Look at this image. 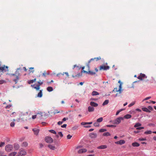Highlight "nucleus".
Wrapping results in <instances>:
<instances>
[{"label":"nucleus","instance_id":"obj_24","mask_svg":"<svg viewBox=\"0 0 156 156\" xmlns=\"http://www.w3.org/2000/svg\"><path fill=\"white\" fill-rule=\"evenodd\" d=\"M17 154L16 152H13L9 154V156H15Z\"/></svg>","mask_w":156,"mask_h":156},{"label":"nucleus","instance_id":"obj_40","mask_svg":"<svg viewBox=\"0 0 156 156\" xmlns=\"http://www.w3.org/2000/svg\"><path fill=\"white\" fill-rule=\"evenodd\" d=\"M49 132H51V133L56 134V132L54 130L51 129V130H49Z\"/></svg>","mask_w":156,"mask_h":156},{"label":"nucleus","instance_id":"obj_6","mask_svg":"<svg viewBox=\"0 0 156 156\" xmlns=\"http://www.w3.org/2000/svg\"><path fill=\"white\" fill-rule=\"evenodd\" d=\"M45 141L48 143H51L53 141V139L50 136H47L45 138Z\"/></svg>","mask_w":156,"mask_h":156},{"label":"nucleus","instance_id":"obj_23","mask_svg":"<svg viewBox=\"0 0 156 156\" xmlns=\"http://www.w3.org/2000/svg\"><path fill=\"white\" fill-rule=\"evenodd\" d=\"M132 116L131 115L129 114H127L124 116L123 118L126 119H128L130 118Z\"/></svg>","mask_w":156,"mask_h":156},{"label":"nucleus","instance_id":"obj_52","mask_svg":"<svg viewBox=\"0 0 156 156\" xmlns=\"http://www.w3.org/2000/svg\"><path fill=\"white\" fill-rule=\"evenodd\" d=\"M64 74H66L68 77H69V75L68 72L63 73V74H62V75H64Z\"/></svg>","mask_w":156,"mask_h":156},{"label":"nucleus","instance_id":"obj_56","mask_svg":"<svg viewBox=\"0 0 156 156\" xmlns=\"http://www.w3.org/2000/svg\"><path fill=\"white\" fill-rule=\"evenodd\" d=\"M148 108L150 110H153L152 107H151V106H148Z\"/></svg>","mask_w":156,"mask_h":156},{"label":"nucleus","instance_id":"obj_35","mask_svg":"<svg viewBox=\"0 0 156 156\" xmlns=\"http://www.w3.org/2000/svg\"><path fill=\"white\" fill-rule=\"evenodd\" d=\"M40 85H37L36 86L34 87V88L36 89L37 90H39L40 88Z\"/></svg>","mask_w":156,"mask_h":156},{"label":"nucleus","instance_id":"obj_26","mask_svg":"<svg viewBox=\"0 0 156 156\" xmlns=\"http://www.w3.org/2000/svg\"><path fill=\"white\" fill-rule=\"evenodd\" d=\"M48 147L51 149L52 150H54L55 148V147L54 146H52L51 144L48 145Z\"/></svg>","mask_w":156,"mask_h":156},{"label":"nucleus","instance_id":"obj_53","mask_svg":"<svg viewBox=\"0 0 156 156\" xmlns=\"http://www.w3.org/2000/svg\"><path fill=\"white\" fill-rule=\"evenodd\" d=\"M60 112L58 111L57 110H55V111L53 113L54 114H55L56 113H59Z\"/></svg>","mask_w":156,"mask_h":156},{"label":"nucleus","instance_id":"obj_27","mask_svg":"<svg viewBox=\"0 0 156 156\" xmlns=\"http://www.w3.org/2000/svg\"><path fill=\"white\" fill-rule=\"evenodd\" d=\"M28 143L26 142H24L23 143L22 146L23 147H26L28 146Z\"/></svg>","mask_w":156,"mask_h":156},{"label":"nucleus","instance_id":"obj_48","mask_svg":"<svg viewBox=\"0 0 156 156\" xmlns=\"http://www.w3.org/2000/svg\"><path fill=\"white\" fill-rule=\"evenodd\" d=\"M151 98V97H147V98H144L143 100V101H145V100H148L150 99V98Z\"/></svg>","mask_w":156,"mask_h":156},{"label":"nucleus","instance_id":"obj_14","mask_svg":"<svg viewBox=\"0 0 156 156\" xmlns=\"http://www.w3.org/2000/svg\"><path fill=\"white\" fill-rule=\"evenodd\" d=\"M107 148V146L106 145H102L97 147V148L98 149H104Z\"/></svg>","mask_w":156,"mask_h":156},{"label":"nucleus","instance_id":"obj_25","mask_svg":"<svg viewBox=\"0 0 156 156\" xmlns=\"http://www.w3.org/2000/svg\"><path fill=\"white\" fill-rule=\"evenodd\" d=\"M42 96V93L41 90H40L38 94L37 97L41 98Z\"/></svg>","mask_w":156,"mask_h":156},{"label":"nucleus","instance_id":"obj_22","mask_svg":"<svg viewBox=\"0 0 156 156\" xmlns=\"http://www.w3.org/2000/svg\"><path fill=\"white\" fill-rule=\"evenodd\" d=\"M142 110L144 112H146L149 113H150L151 112V111L150 110H149L148 108L145 107L143 108H142Z\"/></svg>","mask_w":156,"mask_h":156},{"label":"nucleus","instance_id":"obj_20","mask_svg":"<svg viewBox=\"0 0 156 156\" xmlns=\"http://www.w3.org/2000/svg\"><path fill=\"white\" fill-rule=\"evenodd\" d=\"M132 145L134 147H138L140 146V144L137 142H135L132 144Z\"/></svg>","mask_w":156,"mask_h":156},{"label":"nucleus","instance_id":"obj_9","mask_svg":"<svg viewBox=\"0 0 156 156\" xmlns=\"http://www.w3.org/2000/svg\"><path fill=\"white\" fill-rule=\"evenodd\" d=\"M125 142L124 140H121L119 141L115 142V143L117 144L122 145L125 144Z\"/></svg>","mask_w":156,"mask_h":156},{"label":"nucleus","instance_id":"obj_33","mask_svg":"<svg viewBox=\"0 0 156 156\" xmlns=\"http://www.w3.org/2000/svg\"><path fill=\"white\" fill-rule=\"evenodd\" d=\"M110 135H111L110 134V133L108 132L104 133L103 134V135L104 136H110Z\"/></svg>","mask_w":156,"mask_h":156},{"label":"nucleus","instance_id":"obj_8","mask_svg":"<svg viewBox=\"0 0 156 156\" xmlns=\"http://www.w3.org/2000/svg\"><path fill=\"white\" fill-rule=\"evenodd\" d=\"M147 78V76L144 74L142 73H141L140 75L137 77L138 79L141 80H143L144 78Z\"/></svg>","mask_w":156,"mask_h":156},{"label":"nucleus","instance_id":"obj_21","mask_svg":"<svg viewBox=\"0 0 156 156\" xmlns=\"http://www.w3.org/2000/svg\"><path fill=\"white\" fill-rule=\"evenodd\" d=\"M97 136L96 133H91L90 134V136L91 138H95Z\"/></svg>","mask_w":156,"mask_h":156},{"label":"nucleus","instance_id":"obj_55","mask_svg":"<svg viewBox=\"0 0 156 156\" xmlns=\"http://www.w3.org/2000/svg\"><path fill=\"white\" fill-rule=\"evenodd\" d=\"M34 82V81H33V80H30V81H29L28 82V83L29 84H31V83H33Z\"/></svg>","mask_w":156,"mask_h":156},{"label":"nucleus","instance_id":"obj_43","mask_svg":"<svg viewBox=\"0 0 156 156\" xmlns=\"http://www.w3.org/2000/svg\"><path fill=\"white\" fill-rule=\"evenodd\" d=\"M89 63H89V62H88V63L87 64V65L86 66V67L87 68V70H89L90 69V66H89Z\"/></svg>","mask_w":156,"mask_h":156},{"label":"nucleus","instance_id":"obj_63","mask_svg":"<svg viewBox=\"0 0 156 156\" xmlns=\"http://www.w3.org/2000/svg\"><path fill=\"white\" fill-rule=\"evenodd\" d=\"M16 121L18 122H19L20 121H21V117L19 118H18V119H16Z\"/></svg>","mask_w":156,"mask_h":156},{"label":"nucleus","instance_id":"obj_37","mask_svg":"<svg viewBox=\"0 0 156 156\" xmlns=\"http://www.w3.org/2000/svg\"><path fill=\"white\" fill-rule=\"evenodd\" d=\"M0 156H7L5 154L4 152L2 151H0Z\"/></svg>","mask_w":156,"mask_h":156},{"label":"nucleus","instance_id":"obj_30","mask_svg":"<svg viewBox=\"0 0 156 156\" xmlns=\"http://www.w3.org/2000/svg\"><path fill=\"white\" fill-rule=\"evenodd\" d=\"M109 102V100H105L103 103L102 104V105L103 106L105 105H106L108 104Z\"/></svg>","mask_w":156,"mask_h":156},{"label":"nucleus","instance_id":"obj_49","mask_svg":"<svg viewBox=\"0 0 156 156\" xmlns=\"http://www.w3.org/2000/svg\"><path fill=\"white\" fill-rule=\"evenodd\" d=\"M107 126L108 127H115V126L114 125H107Z\"/></svg>","mask_w":156,"mask_h":156},{"label":"nucleus","instance_id":"obj_36","mask_svg":"<svg viewBox=\"0 0 156 156\" xmlns=\"http://www.w3.org/2000/svg\"><path fill=\"white\" fill-rule=\"evenodd\" d=\"M15 119H13V122H11L10 123V126H11V127H13L14 126V125H15V122H14V121H15Z\"/></svg>","mask_w":156,"mask_h":156},{"label":"nucleus","instance_id":"obj_61","mask_svg":"<svg viewBox=\"0 0 156 156\" xmlns=\"http://www.w3.org/2000/svg\"><path fill=\"white\" fill-rule=\"evenodd\" d=\"M148 125L149 126H154V124L153 123H150Z\"/></svg>","mask_w":156,"mask_h":156},{"label":"nucleus","instance_id":"obj_46","mask_svg":"<svg viewBox=\"0 0 156 156\" xmlns=\"http://www.w3.org/2000/svg\"><path fill=\"white\" fill-rule=\"evenodd\" d=\"M135 104V102H132L129 105L128 107H131L132 106H133V105H134Z\"/></svg>","mask_w":156,"mask_h":156},{"label":"nucleus","instance_id":"obj_10","mask_svg":"<svg viewBox=\"0 0 156 156\" xmlns=\"http://www.w3.org/2000/svg\"><path fill=\"white\" fill-rule=\"evenodd\" d=\"M37 118L41 119L43 116V113L41 112L37 113Z\"/></svg>","mask_w":156,"mask_h":156},{"label":"nucleus","instance_id":"obj_31","mask_svg":"<svg viewBox=\"0 0 156 156\" xmlns=\"http://www.w3.org/2000/svg\"><path fill=\"white\" fill-rule=\"evenodd\" d=\"M103 120V118L102 117H100L97 120V122H101Z\"/></svg>","mask_w":156,"mask_h":156},{"label":"nucleus","instance_id":"obj_50","mask_svg":"<svg viewBox=\"0 0 156 156\" xmlns=\"http://www.w3.org/2000/svg\"><path fill=\"white\" fill-rule=\"evenodd\" d=\"M72 137V136L70 135V134H69L67 136V138L68 139H69Z\"/></svg>","mask_w":156,"mask_h":156},{"label":"nucleus","instance_id":"obj_51","mask_svg":"<svg viewBox=\"0 0 156 156\" xmlns=\"http://www.w3.org/2000/svg\"><path fill=\"white\" fill-rule=\"evenodd\" d=\"M144 129V127H137L136 128V129L137 130H140L141 129Z\"/></svg>","mask_w":156,"mask_h":156},{"label":"nucleus","instance_id":"obj_45","mask_svg":"<svg viewBox=\"0 0 156 156\" xmlns=\"http://www.w3.org/2000/svg\"><path fill=\"white\" fill-rule=\"evenodd\" d=\"M106 131H107V130L105 129H101L99 130V132H102Z\"/></svg>","mask_w":156,"mask_h":156},{"label":"nucleus","instance_id":"obj_64","mask_svg":"<svg viewBox=\"0 0 156 156\" xmlns=\"http://www.w3.org/2000/svg\"><path fill=\"white\" fill-rule=\"evenodd\" d=\"M53 80H51L50 81V82H47V83L48 84H49L50 83H53Z\"/></svg>","mask_w":156,"mask_h":156},{"label":"nucleus","instance_id":"obj_28","mask_svg":"<svg viewBox=\"0 0 156 156\" xmlns=\"http://www.w3.org/2000/svg\"><path fill=\"white\" fill-rule=\"evenodd\" d=\"M99 93L96 91H93L92 93V95L93 96H95L99 95Z\"/></svg>","mask_w":156,"mask_h":156},{"label":"nucleus","instance_id":"obj_11","mask_svg":"<svg viewBox=\"0 0 156 156\" xmlns=\"http://www.w3.org/2000/svg\"><path fill=\"white\" fill-rule=\"evenodd\" d=\"M32 130L33 131L35 135H38L39 131V130L38 129H37L36 128H35L33 129Z\"/></svg>","mask_w":156,"mask_h":156},{"label":"nucleus","instance_id":"obj_39","mask_svg":"<svg viewBox=\"0 0 156 156\" xmlns=\"http://www.w3.org/2000/svg\"><path fill=\"white\" fill-rule=\"evenodd\" d=\"M38 85H41L43 83V80H39V81L38 82Z\"/></svg>","mask_w":156,"mask_h":156},{"label":"nucleus","instance_id":"obj_44","mask_svg":"<svg viewBox=\"0 0 156 156\" xmlns=\"http://www.w3.org/2000/svg\"><path fill=\"white\" fill-rule=\"evenodd\" d=\"M5 144L4 142H1L0 143V147L4 146Z\"/></svg>","mask_w":156,"mask_h":156},{"label":"nucleus","instance_id":"obj_16","mask_svg":"<svg viewBox=\"0 0 156 156\" xmlns=\"http://www.w3.org/2000/svg\"><path fill=\"white\" fill-rule=\"evenodd\" d=\"M90 105L92 106H94V107H97L98 105V104L93 101H91L90 103Z\"/></svg>","mask_w":156,"mask_h":156},{"label":"nucleus","instance_id":"obj_15","mask_svg":"<svg viewBox=\"0 0 156 156\" xmlns=\"http://www.w3.org/2000/svg\"><path fill=\"white\" fill-rule=\"evenodd\" d=\"M20 146L17 144H14V147L15 150H18L20 148Z\"/></svg>","mask_w":156,"mask_h":156},{"label":"nucleus","instance_id":"obj_29","mask_svg":"<svg viewBox=\"0 0 156 156\" xmlns=\"http://www.w3.org/2000/svg\"><path fill=\"white\" fill-rule=\"evenodd\" d=\"M47 90L49 92H51L53 90V88L51 87H48L47 88Z\"/></svg>","mask_w":156,"mask_h":156},{"label":"nucleus","instance_id":"obj_19","mask_svg":"<svg viewBox=\"0 0 156 156\" xmlns=\"http://www.w3.org/2000/svg\"><path fill=\"white\" fill-rule=\"evenodd\" d=\"M88 109V111L89 112H93V111H94V108L92 106H89Z\"/></svg>","mask_w":156,"mask_h":156},{"label":"nucleus","instance_id":"obj_38","mask_svg":"<svg viewBox=\"0 0 156 156\" xmlns=\"http://www.w3.org/2000/svg\"><path fill=\"white\" fill-rule=\"evenodd\" d=\"M152 133V132L151 130H148L147 131H145L144 132V133L145 134H151Z\"/></svg>","mask_w":156,"mask_h":156},{"label":"nucleus","instance_id":"obj_57","mask_svg":"<svg viewBox=\"0 0 156 156\" xmlns=\"http://www.w3.org/2000/svg\"><path fill=\"white\" fill-rule=\"evenodd\" d=\"M76 67H77L79 69H80V67H79V66H77L76 65H74L73 66V69H74Z\"/></svg>","mask_w":156,"mask_h":156},{"label":"nucleus","instance_id":"obj_54","mask_svg":"<svg viewBox=\"0 0 156 156\" xmlns=\"http://www.w3.org/2000/svg\"><path fill=\"white\" fill-rule=\"evenodd\" d=\"M37 118V115H33L32 116V118L33 119H34L36 118Z\"/></svg>","mask_w":156,"mask_h":156},{"label":"nucleus","instance_id":"obj_58","mask_svg":"<svg viewBox=\"0 0 156 156\" xmlns=\"http://www.w3.org/2000/svg\"><path fill=\"white\" fill-rule=\"evenodd\" d=\"M139 140L140 141H144V140H146V139L144 138H140L139 139Z\"/></svg>","mask_w":156,"mask_h":156},{"label":"nucleus","instance_id":"obj_3","mask_svg":"<svg viewBox=\"0 0 156 156\" xmlns=\"http://www.w3.org/2000/svg\"><path fill=\"white\" fill-rule=\"evenodd\" d=\"M13 149V147L12 145L9 144L6 145L5 147V150L6 151L9 152L11 151Z\"/></svg>","mask_w":156,"mask_h":156},{"label":"nucleus","instance_id":"obj_4","mask_svg":"<svg viewBox=\"0 0 156 156\" xmlns=\"http://www.w3.org/2000/svg\"><path fill=\"white\" fill-rule=\"evenodd\" d=\"M85 67H82V72H83L84 73H88L90 74L91 75H94L96 73L94 72H93L92 71H91L90 70H88V71H85L84 70V69Z\"/></svg>","mask_w":156,"mask_h":156},{"label":"nucleus","instance_id":"obj_2","mask_svg":"<svg viewBox=\"0 0 156 156\" xmlns=\"http://www.w3.org/2000/svg\"><path fill=\"white\" fill-rule=\"evenodd\" d=\"M124 118L122 117H119L112 121L114 125L119 124L122 120H123Z\"/></svg>","mask_w":156,"mask_h":156},{"label":"nucleus","instance_id":"obj_62","mask_svg":"<svg viewBox=\"0 0 156 156\" xmlns=\"http://www.w3.org/2000/svg\"><path fill=\"white\" fill-rule=\"evenodd\" d=\"M62 123H63V121H59L58 122V125H60L62 124Z\"/></svg>","mask_w":156,"mask_h":156},{"label":"nucleus","instance_id":"obj_13","mask_svg":"<svg viewBox=\"0 0 156 156\" xmlns=\"http://www.w3.org/2000/svg\"><path fill=\"white\" fill-rule=\"evenodd\" d=\"M87 151V150L86 149L83 148V149H81L80 150H79L78 151V153H84L86 152Z\"/></svg>","mask_w":156,"mask_h":156},{"label":"nucleus","instance_id":"obj_12","mask_svg":"<svg viewBox=\"0 0 156 156\" xmlns=\"http://www.w3.org/2000/svg\"><path fill=\"white\" fill-rule=\"evenodd\" d=\"M101 59V58L100 57H99L97 58H91L90 60L89 61V63H90V62L95 60L96 61H97Z\"/></svg>","mask_w":156,"mask_h":156},{"label":"nucleus","instance_id":"obj_32","mask_svg":"<svg viewBox=\"0 0 156 156\" xmlns=\"http://www.w3.org/2000/svg\"><path fill=\"white\" fill-rule=\"evenodd\" d=\"M141 125V124L139 122H137V123H136L135 125L134 126V127L135 128H136L140 126Z\"/></svg>","mask_w":156,"mask_h":156},{"label":"nucleus","instance_id":"obj_18","mask_svg":"<svg viewBox=\"0 0 156 156\" xmlns=\"http://www.w3.org/2000/svg\"><path fill=\"white\" fill-rule=\"evenodd\" d=\"M92 123V122H82L81 123V124L82 125H86L87 124H91Z\"/></svg>","mask_w":156,"mask_h":156},{"label":"nucleus","instance_id":"obj_1","mask_svg":"<svg viewBox=\"0 0 156 156\" xmlns=\"http://www.w3.org/2000/svg\"><path fill=\"white\" fill-rule=\"evenodd\" d=\"M20 69H21L20 68H17L15 73L11 74V75L14 76L15 78V79L13 80V81L15 82L16 84L17 83L18 80H19V76H20V73L19 71V70Z\"/></svg>","mask_w":156,"mask_h":156},{"label":"nucleus","instance_id":"obj_47","mask_svg":"<svg viewBox=\"0 0 156 156\" xmlns=\"http://www.w3.org/2000/svg\"><path fill=\"white\" fill-rule=\"evenodd\" d=\"M6 82L5 81L3 80H0V84H1L3 83H4Z\"/></svg>","mask_w":156,"mask_h":156},{"label":"nucleus","instance_id":"obj_17","mask_svg":"<svg viewBox=\"0 0 156 156\" xmlns=\"http://www.w3.org/2000/svg\"><path fill=\"white\" fill-rule=\"evenodd\" d=\"M25 115H23L21 116V121H25L27 120V118Z\"/></svg>","mask_w":156,"mask_h":156},{"label":"nucleus","instance_id":"obj_7","mask_svg":"<svg viewBox=\"0 0 156 156\" xmlns=\"http://www.w3.org/2000/svg\"><path fill=\"white\" fill-rule=\"evenodd\" d=\"M26 152L25 150H23L20 151L18 153V154L16 156H23L26 154Z\"/></svg>","mask_w":156,"mask_h":156},{"label":"nucleus","instance_id":"obj_59","mask_svg":"<svg viewBox=\"0 0 156 156\" xmlns=\"http://www.w3.org/2000/svg\"><path fill=\"white\" fill-rule=\"evenodd\" d=\"M58 134L61 137H62L63 136V135L61 132H58Z\"/></svg>","mask_w":156,"mask_h":156},{"label":"nucleus","instance_id":"obj_41","mask_svg":"<svg viewBox=\"0 0 156 156\" xmlns=\"http://www.w3.org/2000/svg\"><path fill=\"white\" fill-rule=\"evenodd\" d=\"M49 74V73H47L46 72H44L42 74V76H44V77H45L46 76V75H48Z\"/></svg>","mask_w":156,"mask_h":156},{"label":"nucleus","instance_id":"obj_60","mask_svg":"<svg viewBox=\"0 0 156 156\" xmlns=\"http://www.w3.org/2000/svg\"><path fill=\"white\" fill-rule=\"evenodd\" d=\"M66 126L67 125L66 124H64L61 126V127L62 128H66Z\"/></svg>","mask_w":156,"mask_h":156},{"label":"nucleus","instance_id":"obj_34","mask_svg":"<svg viewBox=\"0 0 156 156\" xmlns=\"http://www.w3.org/2000/svg\"><path fill=\"white\" fill-rule=\"evenodd\" d=\"M122 84L121 83H120L119 86V89L118 90V91H119V94H121V93L122 91Z\"/></svg>","mask_w":156,"mask_h":156},{"label":"nucleus","instance_id":"obj_42","mask_svg":"<svg viewBox=\"0 0 156 156\" xmlns=\"http://www.w3.org/2000/svg\"><path fill=\"white\" fill-rule=\"evenodd\" d=\"M94 125L95 127H98L99 126V124L97 122L94 124Z\"/></svg>","mask_w":156,"mask_h":156},{"label":"nucleus","instance_id":"obj_5","mask_svg":"<svg viewBox=\"0 0 156 156\" xmlns=\"http://www.w3.org/2000/svg\"><path fill=\"white\" fill-rule=\"evenodd\" d=\"M110 67L108 66H106L105 65H102L99 67V70H106L109 69Z\"/></svg>","mask_w":156,"mask_h":156}]
</instances>
